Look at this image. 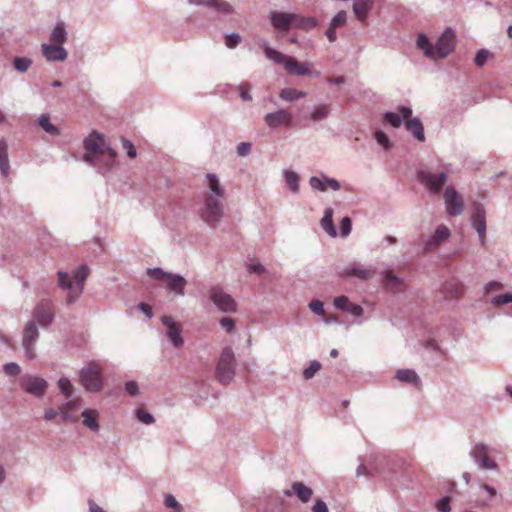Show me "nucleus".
Returning <instances> with one entry per match:
<instances>
[{"label": "nucleus", "mask_w": 512, "mask_h": 512, "mask_svg": "<svg viewBox=\"0 0 512 512\" xmlns=\"http://www.w3.org/2000/svg\"><path fill=\"white\" fill-rule=\"evenodd\" d=\"M224 197L225 188L218 175L212 172L206 173L203 178L202 205L199 208V216L212 229L218 227L224 216Z\"/></svg>", "instance_id": "obj_1"}, {"label": "nucleus", "mask_w": 512, "mask_h": 512, "mask_svg": "<svg viewBox=\"0 0 512 512\" xmlns=\"http://www.w3.org/2000/svg\"><path fill=\"white\" fill-rule=\"evenodd\" d=\"M259 48L262 49V52H264V55H266V58L268 60H271L272 62L284 67V70L293 76H297V77H302V76L319 77L320 76L319 71L311 69L312 62L297 61L295 58L270 47L266 40L259 41Z\"/></svg>", "instance_id": "obj_2"}, {"label": "nucleus", "mask_w": 512, "mask_h": 512, "mask_svg": "<svg viewBox=\"0 0 512 512\" xmlns=\"http://www.w3.org/2000/svg\"><path fill=\"white\" fill-rule=\"evenodd\" d=\"M416 46L422 50L423 56L430 60L444 59L455 48V32L451 28L446 29L437 39L436 44H431L426 34H419Z\"/></svg>", "instance_id": "obj_3"}, {"label": "nucleus", "mask_w": 512, "mask_h": 512, "mask_svg": "<svg viewBox=\"0 0 512 512\" xmlns=\"http://www.w3.org/2000/svg\"><path fill=\"white\" fill-rule=\"evenodd\" d=\"M87 277V268L80 266L74 272L73 278H70L67 273L59 272L58 281L59 287L68 290V303H73L83 290V282Z\"/></svg>", "instance_id": "obj_4"}, {"label": "nucleus", "mask_w": 512, "mask_h": 512, "mask_svg": "<svg viewBox=\"0 0 512 512\" xmlns=\"http://www.w3.org/2000/svg\"><path fill=\"white\" fill-rule=\"evenodd\" d=\"M235 354L231 347L226 346L220 354L217 367H215V378L223 385H228L232 382L235 376Z\"/></svg>", "instance_id": "obj_5"}, {"label": "nucleus", "mask_w": 512, "mask_h": 512, "mask_svg": "<svg viewBox=\"0 0 512 512\" xmlns=\"http://www.w3.org/2000/svg\"><path fill=\"white\" fill-rule=\"evenodd\" d=\"M469 456L480 470L497 471L499 468L496 461L490 457V447L483 443H475L470 447Z\"/></svg>", "instance_id": "obj_6"}, {"label": "nucleus", "mask_w": 512, "mask_h": 512, "mask_svg": "<svg viewBox=\"0 0 512 512\" xmlns=\"http://www.w3.org/2000/svg\"><path fill=\"white\" fill-rule=\"evenodd\" d=\"M417 179H419L420 184L425 186L429 193L437 195L443 190V186L446 184L447 172L446 170L441 172L423 170L419 172Z\"/></svg>", "instance_id": "obj_7"}, {"label": "nucleus", "mask_w": 512, "mask_h": 512, "mask_svg": "<svg viewBox=\"0 0 512 512\" xmlns=\"http://www.w3.org/2000/svg\"><path fill=\"white\" fill-rule=\"evenodd\" d=\"M209 299H211L212 304L217 307L218 311L222 313L236 312L235 300L219 286L209 288Z\"/></svg>", "instance_id": "obj_8"}, {"label": "nucleus", "mask_w": 512, "mask_h": 512, "mask_svg": "<svg viewBox=\"0 0 512 512\" xmlns=\"http://www.w3.org/2000/svg\"><path fill=\"white\" fill-rule=\"evenodd\" d=\"M443 202L450 217L460 216L464 212V198L453 186H446L443 190Z\"/></svg>", "instance_id": "obj_9"}, {"label": "nucleus", "mask_w": 512, "mask_h": 512, "mask_svg": "<svg viewBox=\"0 0 512 512\" xmlns=\"http://www.w3.org/2000/svg\"><path fill=\"white\" fill-rule=\"evenodd\" d=\"M54 310L53 304L49 300H41L33 309V320L38 322L39 326L47 328L53 322Z\"/></svg>", "instance_id": "obj_10"}, {"label": "nucleus", "mask_w": 512, "mask_h": 512, "mask_svg": "<svg viewBox=\"0 0 512 512\" xmlns=\"http://www.w3.org/2000/svg\"><path fill=\"white\" fill-rule=\"evenodd\" d=\"M264 123L273 130L279 127H289L292 124V114L284 108H278L276 111L264 115Z\"/></svg>", "instance_id": "obj_11"}, {"label": "nucleus", "mask_w": 512, "mask_h": 512, "mask_svg": "<svg viewBox=\"0 0 512 512\" xmlns=\"http://www.w3.org/2000/svg\"><path fill=\"white\" fill-rule=\"evenodd\" d=\"M341 277L357 278L361 281H369L374 276V269L365 267L361 263L352 262L340 271Z\"/></svg>", "instance_id": "obj_12"}, {"label": "nucleus", "mask_w": 512, "mask_h": 512, "mask_svg": "<svg viewBox=\"0 0 512 512\" xmlns=\"http://www.w3.org/2000/svg\"><path fill=\"white\" fill-rule=\"evenodd\" d=\"M295 17H297V14L290 12L272 11L268 14V20H270L272 27L281 32L292 29Z\"/></svg>", "instance_id": "obj_13"}, {"label": "nucleus", "mask_w": 512, "mask_h": 512, "mask_svg": "<svg viewBox=\"0 0 512 512\" xmlns=\"http://www.w3.org/2000/svg\"><path fill=\"white\" fill-rule=\"evenodd\" d=\"M38 337L39 331L37 330L36 323L34 321L27 322L23 330V347L24 351H26L27 359H34L36 357V354H34V343H36Z\"/></svg>", "instance_id": "obj_14"}, {"label": "nucleus", "mask_w": 512, "mask_h": 512, "mask_svg": "<svg viewBox=\"0 0 512 512\" xmlns=\"http://www.w3.org/2000/svg\"><path fill=\"white\" fill-rule=\"evenodd\" d=\"M162 325L165 326V334H167L168 340H170L171 345L174 348H180L183 346V337L181 336V328L179 323L174 321L173 317L170 316H162L161 317Z\"/></svg>", "instance_id": "obj_15"}, {"label": "nucleus", "mask_w": 512, "mask_h": 512, "mask_svg": "<svg viewBox=\"0 0 512 512\" xmlns=\"http://www.w3.org/2000/svg\"><path fill=\"white\" fill-rule=\"evenodd\" d=\"M97 154L98 164L106 161V168L103 169L102 172L109 170L115 164L116 152L110 148L109 144L101 134H97Z\"/></svg>", "instance_id": "obj_16"}, {"label": "nucleus", "mask_w": 512, "mask_h": 512, "mask_svg": "<svg viewBox=\"0 0 512 512\" xmlns=\"http://www.w3.org/2000/svg\"><path fill=\"white\" fill-rule=\"evenodd\" d=\"M470 224L474 227L478 238H480V244H485V231H487V223L485 222V209L483 205L475 204L474 213L470 217Z\"/></svg>", "instance_id": "obj_17"}, {"label": "nucleus", "mask_w": 512, "mask_h": 512, "mask_svg": "<svg viewBox=\"0 0 512 512\" xmlns=\"http://www.w3.org/2000/svg\"><path fill=\"white\" fill-rule=\"evenodd\" d=\"M188 4L197 7H210L214 9V11L220 12L224 15H230L233 13V6L224 0H188Z\"/></svg>", "instance_id": "obj_18"}, {"label": "nucleus", "mask_w": 512, "mask_h": 512, "mask_svg": "<svg viewBox=\"0 0 512 512\" xmlns=\"http://www.w3.org/2000/svg\"><path fill=\"white\" fill-rule=\"evenodd\" d=\"M21 388L26 392L38 397L45 393L46 382L40 377L27 376L21 380Z\"/></svg>", "instance_id": "obj_19"}, {"label": "nucleus", "mask_w": 512, "mask_h": 512, "mask_svg": "<svg viewBox=\"0 0 512 512\" xmlns=\"http://www.w3.org/2000/svg\"><path fill=\"white\" fill-rule=\"evenodd\" d=\"M450 230L445 225H439L432 234L431 238L426 240L425 246H423V251L430 252L436 247L440 246L445 240L449 239Z\"/></svg>", "instance_id": "obj_20"}, {"label": "nucleus", "mask_w": 512, "mask_h": 512, "mask_svg": "<svg viewBox=\"0 0 512 512\" xmlns=\"http://www.w3.org/2000/svg\"><path fill=\"white\" fill-rule=\"evenodd\" d=\"M412 110L409 107L400 106L396 112H387L384 114V121L392 125L393 128H399L403 121L410 120Z\"/></svg>", "instance_id": "obj_21"}, {"label": "nucleus", "mask_w": 512, "mask_h": 512, "mask_svg": "<svg viewBox=\"0 0 512 512\" xmlns=\"http://www.w3.org/2000/svg\"><path fill=\"white\" fill-rule=\"evenodd\" d=\"M334 307L340 311H346L350 313V315L360 318L364 315V310L361 306L351 303L349 298L346 296H337L334 298Z\"/></svg>", "instance_id": "obj_22"}, {"label": "nucleus", "mask_w": 512, "mask_h": 512, "mask_svg": "<svg viewBox=\"0 0 512 512\" xmlns=\"http://www.w3.org/2000/svg\"><path fill=\"white\" fill-rule=\"evenodd\" d=\"M42 55L47 61H64L66 59V51L59 44H42Z\"/></svg>", "instance_id": "obj_23"}, {"label": "nucleus", "mask_w": 512, "mask_h": 512, "mask_svg": "<svg viewBox=\"0 0 512 512\" xmlns=\"http://www.w3.org/2000/svg\"><path fill=\"white\" fill-rule=\"evenodd\" d=\"M292 494L296 495L300 502L306 503L311 500L312 489L302 482H295L291 485V490L284 491V496L286 497H290Z\"/></svg>", "instance_id": "obj_24"}, {"label": "nucleus", "mask_w": 512, "mask_h": 512, "mask_svg": "<svg viewBox=\"0 0 512 512\" xmlns=\"http://www.w3.org/2000/svg\"><path fill=\"white\" fill-rule=\"evenodd\" d=\"M83 148H85L83 161L92 165L95 161V152L97 151V138L95 137L94 130H92L89 136L85 138V141H83Z\"/></svg>", "instance_id": "obj_25"}, {"label": "nucleus", "mask_w": 512, "mask_h": 512, "mask_svg": "<svg viewBox=\"0 0 512 512\" xmlns=\"http://www.w3.org/2000/svg\"><path fill=\"white\" fill-rule=\"evenodd\" d=\"M96 376L97 371L95 370V365L89 364V366L83 368L82 372H80V383H82L83 388L90 392H94Z\"/></svg>", "instance_id": "obj_26"}, {"label": "nucleus", "mask_w": 512, "mask_h": 512, "mask_svg": "<svg viewBox=\"0 0 512 512\" xmlns=\"http://www.w3.org/2000/svg\"><path fill=\"white\" fill-rule=\"evenodd\" d=\"M163 282L167 283V289L178 297L185 295L186 279L181 275H176L172 278L164 279Z\"/></svg>", "instance_id": "obj_27"}, {"label": "nucleus", "mask_w": 512, "mask_h": 512, "mask_svg": "<svg viewBox=\"0 0 512 512\" xmlns=\"http://www.w3.org/2000/svg\"><path fill=\"white\" fill-rule=\"evenodd\" d=\"M330 115L329 103H318L308 112V119L312 122H321L327 119Z\"/></svg>", "instance_id": "obj_28"}, {"label": "nucleus", "mask_w": 512, "mask_h": 512, "mask_svg": "<svg viewBox=\"0 0 512 512\" xmlns=\"http://www.w3.org/2000/svg\"><path fill=\"white\" fill-rule=\"evenodd\" d=\"M79 410H80V402H78V400H73V401L68 402L61 408L62 420L76 422L78 420V411Z\"/></svg>", "instance_id": "obj_29"}, {"label": "nucleus", "mask_w": 512, "mask_h": 512, "mask_svg": "<svg viewBox=\"0 0 512 512\" xmlns=\"http://www.w3.org/2000/svg\"><path fill=\"white\" fill-rule=\"evenodd\" d=\"M373 6L372 0H356L352 4V11H354L355 17L358 21L364 22L367 19L368 11Z\"/></svg>", "instance_id": "obj_30"}, {"label": "nucleus", "mask_w": 512, "mask_h": 512, "mask_svg": "<svg viewBox=\"0 0 512 512\" xmlns=\"http://www.w3.org/2000/svg\"><path fill=\"white\" fill-rule=\"evenodd\" d=\"M405 129L413 135L414 139L418 142L424 141L423 124L419 118H412L405 122Z\"/></svg>", "instance_id": "obj_31"}, {"label": "nucleus", "mask_w": 512, "mask_h": 512, "mask_svg": "<svg viewBox=\"0 0 512 512\" xmlns=\"http://www.w3.org/2000/svg\"><path fill=\"white\" fill-rule=\"evenodd\" d=\"M318 21L316 18L311 16H300L297 14L296 19L293 22V29H300L304 31H311L316 28Z\"/></svg>", "instance_id": "obj_32"}, {"label": "nucleus", "mask_w": 512, "mask_h": 512, "mask_svg": "<svg viewBox=\"0 0 512 512\" xmlns=\"http://www.w3.org/2000/svg\"><path fill=\"white\" fill-rule=\"evenodd\" d=\"M396 379H398L399 382L413 384L415 386L420 385V378L418 377L417 373L412 369L398 370V372H396Z\"/></svg>", "instance_id": "obj_33"}, {"label": "nucleus", "mask_w": 512, "mask_h": 512, "mask_svg": "<svg viewBox=\"0 0 512 512\" xmlns=\"http://www.w3.org/2000/svg\"><path fill=\"white\" fill-rule=\"evenodd\" d=\"M332 215L333 210L331 207L325 209V213H323L322 221H320V225H322V229L328 233L329 237L336 236L335 226L332 223Z\"/></svg>", "instance_id": "obj_34"}, {"label": "nucleus", "mask_w": 512, "mask_h": 512, "mask_svg": "<svg viewBox=\"0 0 512 512\" xmlns=\"http://www.w3.org/2000/svg\"><path fill=\"white\" fill-rule=\"evenodd\" d=\"M306 97V92L299 91L295 88H285L279 92V98L286 102H296Z\"/></svg>", "instance_id": "obj_35"}, {"label": "nucleus", "mask_w": 512, "mask_h": 512, "mask_svg": "<svg viewBox=\"0 0 512 512\" xmlns=\"http://www.w3.org/2000/svg\"><path fill=\"white\" fill-rule=\"evenodd\" d=\"M282 176H284L285 185H287L291 193L297 194L300 190V186L298 185V174L292 170H284Z\"/></svg>", "instance_id": "obj_36"}, {"label": "nucleus", "mask_w": 512, "mask_h": 512, "mask_svg": "<svg viewBox=\"0 0 512 512\" xmlns=\"http://www.w3.org/2000/svg\"><path fill=\"white\" fill-rule=\"evenodd\" d=\"M476 485H478V488H480V490H482L484 494H486V497H484V499L476 501V505L486 506L488 501L496 497L497 492L493 486L483 483L481 480L478 481Z\"/></svg>", "instance_id": "obj_37"}, {"label": "nucleus", "mask_w": 512, "mask_h": 512, "mask_svg": "<svg viewBox=\"0 0 512 512\" xmlns=\"http://www.w3.org/2000/svg\"><path fill=\"white\" fill-rule=\"evenodd\" d=\"M38 123L39 127H41L42 130L45 131V133L51 136H58L60 134L59 128H57V126H55L49 121L48 114H42L41 116H39Z\"/></svg>", "instance_id": "obj_38"}, {"label": "nucleus", "mask_w": 512, "mask_h": 512, "mask_svg": "<svg viewBox=\"0 0 512 512\" xmlns=\"http://www.w3.org/2000/svg\"><path fill=\"white\" fill-rule=\"evenodd\" d=\"M147 275L156 281H163L168 278L179 276L178 273H170L159 267L147 268Z\"/></svg>", "instance_id": "obj_39"}, {"label": "nucleus", "mask_w": 512, "mask_h": 512, "mask_svg": "<svg viewBox=\"0 0 512 512\" xmlns=\"http://www.w3.org/2000/svg\"><path fill=\"white\" fill-rule=\"evenodd\" d=\"M66 41V32H65V26H63L62 22H59L56 24V27H54L52 36H50V42L52 44H59L62 45Z\"/></svg>", "instance_id": "obj_40"}, {"label": "nucleus", "mask_w": 512, "mask_h": 512, "mask_svg": "<svg viewBox=\"0 0 512 512\" xmlns=\"http://www.w3.org/2000/svg\"><path fill=\"white\" fill-rule=\"evenodd\" d=\"M0 172L4 176L8 174L7 142L0 140Z\"/></svg>", "instance_id": "obj_41"}, {"label": "nucleus", "mask_w": 512, "mask_h": 512, "mask_svg": "<svg viewBox=\"0 0 512 512\" xmlns=\"http://www.w3.org/2000/svg\"><path fill=\"white\" fill-rule=\"evenodd\" d=\"M133 415H135L136 421L142 423V425H152L154 424L153 414L144 411L142 408H138L133 411Z\"/></svg>", "instance_id": "obj_42"}, {"label": "nucleus", "mask_w": 512, "mask_h": 512, "mask_svg": "<svg viewBox=\"0 0 512 512\" xmlns=\"http://www.w3.org/2000/svg\"><path fill=\"white\" fill-rule=\"evenodd\" d=\"M308 183H310V187L314 191L326 192V182L324 181L323 176H312L310 177V180H308Z\"/></svg>", "instance_id": "obj_43"}, {"label": "nucleus", "mask_w": 512, "mask_h": 512, "mask_svg": "<svg viewBox=\"0 0 512 512\" xmlns=\"http://www.w3.org/2000/svg\"><path fill=\"white\" fill-rule=\"evenodd\" d=\"M347 20V14L344 11H339L332 17L331 22H329V28L337 29L345 24Z\"/></svg>", "instance_id": "obj_44"}, {"label": "nucleus", "mask_w": 512, "mask_h": 512, "mask_svg": "<svg viewBox=\"0 0 512 512\" xmlns=\"http://www.w3.org/2000/svg\"><path fill=\"white\" fill-rule=\"evenodd\" d=\"M321 364L320 362L314 360L310 363V366L306 367L304 370V378L305 380H311L314 378L315 374L320 371Z\"/></svg>", "instance_id": "obj_45"}, {"label": "nucleus", "mask_w": 512, "mask_h": 512, "mask_svg": "<svg viewBox=\"0 0 512 512\" xmlns=\"http://www.w3.org/2000/svg\"><path fill=\"white\" fill-rule=\"evenodd\" d=\"M508 303L512 304V293H505L503 295L493 296L492 299H490V304L493 306H501L506 305Z\"/></svg>", "instance_id": "obj_46"}, {"label": "nucleus", "mask_w": 512, "mask_h": 512, "mask_svg": "<svg viewBox=\"0 0 512 512\" xmlns=\"http://www.w3.org/2000/svg\"><path fill=\"white\" fill-rule=\"evenodd\" d=\"M375 141L380 145L382 148L389 150L393 146L391 142L388 139V136L380 130H376L375 132Z\"/></svg>", "instance_id": "obj_47"}, {"label": "nucleus", "mask_w": 512, "mask_h": 512, "mask_svg": "<svg viewBox=\"0 0 512 512\" xmlns=\"http://www.w3.org/2000/svg\"><path fill=\"white\" fill-rule=\"evenodd\" d=\"M83 425L94 430L95 429V412L93 410H85L82 412Z\"/></svg>", "instance_id": "obj_48"}, {"label": "nucleus", "mask_w": 512, "mask_h": 512, "mask_svg": "<svg viewBox=\"0 0 512 512\" xmlns=\"http://www.w3.org/2000/svg\"><path fill=\"white\" fill-rule=\"evenodd\" d=\"M241 43V36L238 33L226 34V48L234 49Z\"/></svg>", "instance_id": "obj_49"}, {"label": "nucleus", "mask_w": 512, "mask_h": 512, "mask_svg": "<svg viewBox=\"0 0 512 512\" xmlns=\"http://www.w3.org/2000/svg\"><path fill=\"white\" fill-rule=\"evenodd\" d=\"M488 58H490V51L486 49H480V51L476 52L475 55V65L478 67H483L485 63H487Z\"/></svg>", "instance_id": "obj_50"}, {"label": "nucleus", "mask_w": 512, "mask_h": 512, "mask_svg": "<svg viewBox=\"0 0 512 512\" xmlns=\"http://www.w3.org/2000/svg\"><path fill=\"white\" fill-rule=\"evenodd\" d=\"M452 500V498L450 496H445L443 498H441L440 500H438L436 502V509L437 511L439 512H450L452 510V508H450V501Z\"/></svg>", "instance_id": "obj_51"}, {"label": "nucleus", "mask_w": 512, "mask_h": 512, "mask_svg": "<svg viewBox=\"0 0 512 512\" xmlns=\"http://www.w3.org/2000/svg\"><path fill=\"white\" fill-rule=\"evenodd\" d=\"M59 390L64 393L65 396L69 397L72 394V384L68 378L62 377L58 382Z\"/></svg>", "instance_id": "obj_52"}, {"label": "nucleus", "mask_w": 512, "mask_h": 512, "mask_svg": "<svg viewBox=\"0 0 512 512\" xmlns=\"http://www.w3.org/2000/svg\"><path fill=\"white\" fill-rule=\"evenodd\" d=\"M31 65V60L28 58H15L14 60V67L16 70L25 72Z\"/></svg>", "instance_id": "obj_53"}, {"label": "nucleus", "mask_w": 512, "mask_h": 512, "mask_svg": "<svg viewBox=\"0 0 512 512\" xmlns=\"http://www.w3.org/2000/svg\"><path fill=\"white\" fill-rule=\"evenodd\" d=\"M124 391H126L127 395L130 397H135L139 395V385H137L136 381H128L124 383Z\"/></svg>", "instance_id": "obj_54"}, {"label": "nucleus", "mask_w": 512, "mask_h": 512, "mask_svg": "<svg viewBox=\"0 0 512 512\" xmlns=\"http://www.w3.org/2000/svg\"><path fill=\"white\" fill-rule=\"evenodd\" d=\"M385 285L394 288L400 283L399 277L391 273L390 271H384Z\"/></svg>", "instance_id": "obj_55"}, {"label": "nucleus", "mask_w": 512, "mask_h": 512, "mask_svg": "<svg viewBox=\"0 0 512 512\" xmlns=\"http://www.w3.org/2000/svg\"><path fill=\"white\" fill-rule=\"evenodd\" d=\"M121 145H123L124 151H126L127 157L135 158L136 157V148H134L133 143L130 140L123 138L121 139Z\"/></svg>", "instance_id": "obj_56"}, {"label": "nucleus", "mask_w": 512, "mask_h": 512, "mask_svg": "<svg viewBox=\"0 0 512 512\" xmlns=\"http://www.w3.org/2000/svg\"><path fill=\"white\" fill-rule=\"evenodd\" d=\"M3 371L8 376H17L21 372V368L16 363L10 362L4 365Z\"/></svg>", "instance_id": "obj_57"}, {"label": "nucleus", "mask_w": 512, "mask_h": 512, "mask_svg": "<svg viewBox=\"0 0 512 512\" xmlns=\"http://www.w3.org/2000/svg\"><path fill=\"white\" fill-rule=\"evenodd\" d=\"M308 307H310L311 312H313L317 316H323V302L319 300H311L310 304H308Z\"/></svg>", "instance_id": "obj_58"}, {"label": "nucleus", "mask_w": 512, "mask_h": 512, "mask_svg": "<svg viewBox=\"0 0 512 512\" xmlns=\"http://www.w3.org/2000/svg\"><path fill=\"white\" fill-rule=\"evenodd\" d=\"M350 231H351V221H350L349 217H343V219H341V228H340L341 237L349 236Z\"/></svg>", "instance_id": "obj_59"}, {"label": "nucleus", "mask_w": 512, "mask_h": 512, "mask_svg": "<svg viewBox=\"0 0 512 512\" xmlns=\"http://www.w3.org/2000/svg\"><path fill=\"white\" fill-rule=\"evenodd\" d=\"M251 145L249 142H241L237 146V155L240 157H245L250 154Z\"/></svg>", "instance_id": "obj_60"}, {"label": "nucleus", "mask_w": 512, "mask_h": 512, "mask_svg": "<svg viewBox=\"0 0 512 512\" xmlns=\"http://www.w3.org/2000/svg\"><path fill=\"white\" fill-rule=\"evenodd\" d=\"M220 326H222L226 332L230 333L235 326V321L230 317H222V319H220Z\"/></svg>", "instance_id": "obj_61"}, {"label": "nucleus", "mask_w": 512, "mask_h": 512, "mask_svg": "<svg viewBox=\"0 0 512 512\" xmlns=\"http://www.w3.org/2000/svg\"><path fill=\"white\" fill-rule=\"evenodd\" d=\"M164 503L167 507H170L178 512L181 511L179 502H177V500L172 495H167V497H165Z\"/></svg>", "instance_id": "obj_62"}, {"label": "nucleus", "mask_w": 512, "mask_h": 512, "mask_svg": "<svg viewBox=\"0 0 512 512\" xmlns=\"http://www.w3.org/2000/svg\"><path fill=\"white\" fill-rule=\"evenodd\" d=\"M323 179H325L326 182V189L330 188L333 191H337L341 189V184H339L338 180L334 178H329L326 175L323 174Z\"/></svg>", "instance_id": "obj_63"}, {"label": "nucleus", "mask_w": 512, "mask_h": 512, "mask_svg": "<svg viewBox=\"0 0 512 512\" xmlns=\"http://www.w3.org/2000/svg\"><path fill=\"white\" fill-rule=\"evenodd\" d=\"M238 92H240L241 100H243V101L251 100V95H250V92H248L247 84H240V86H238Z\"/></svg>", "instance_id": "obj_64"}]
</instances>
